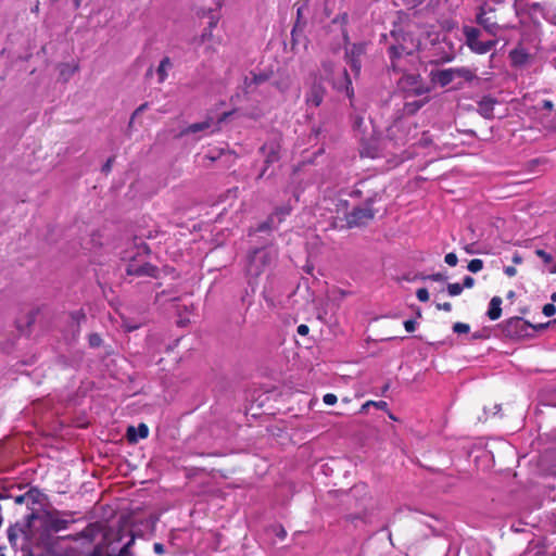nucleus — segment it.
<instances>
[{"instance_id": "nucleus-52", "label": "nucleus", "mask_w": 556, "mask_h": 556, "mask_svg": "<svg viewBox=\"0 0 556 556\" xmlns=\"http://www.w3.org/2000/svg\"><path fill=\"white\" fill-rule=\"evenodd\" d=\"M153 551L157 555L165 554V547H164V545L162 543H154Z\"/></svg>"}, {"instance_id": "nucleus-21", "label": "nucleus", "mask_w": 556, "mask_h": 556, "mask_svg": "<svg viewBox=\"0 0 556 556\" xmlns=\"http://www.w3.org/2000/svg\"><path fill=\"white\" fill-rule=\"evenodd\" d=\"M212 118H207L206 121L200 122V123H193L189 125L187 128L182 129L180 135H188V134H195L199 131H203L211 127Z\"/></svg>"}, {"instance_id": "nucleus-7", "label": "nucleus", "mask_w": 556, "mask_h": 556, "mask_svg": "<svg viewBox=\"0 0 556 556\" xmlns=\"http://www.w3.org/2000/svg\"><path fill=\"white\" fill-rule=\"evenodd\" d=\"M73 511H60V510H46L42 515H38L42 526L49 532H59L68 528V525L74 520H67L60 516L72 517Z\"/></svg>"}, {"instance_id": "nucleus-39", "label": "nucleus", "mask_w": 556, "mask_h": 556, "mask_svg": "<svg viewBox=\"0 0 556 556\" xmlns=\"http://www.w3.org/2000/svg\"><path fill=\"white\" fill-rule=\"evenodd\" d=\"M542 313L546 317H552L556 314V306L553 303H547L543 306Z\"/></svg>"}, {"instance_id": "nucleus-5", "label": "nucleus", "mask_w": 556, "mask_h": 556, "mask_svg": "<svg viewBox=\"0 0 556 556\" xmlns=\"http://www.w3.org/2000/svg\"><path fill=\"white\" fill-rule=\"evenodd\" d=\"M401 73L403 75L397 80V85L406 97H419L430 91L429 86L422 81L419 74L406 73L405 70Z\"/></svg>"}, {"instance_id": "nucleus-63", "label": "nucleus", "mask_w": 556, "mask_h": 556, "mask_svg": "<svg viewBox=\"0 0 556 556\" xmlns=\"http://www.w3.org/2000/svg\"><path fill=\"white\" fill-rule=\"evenodd\" d=\"M231 114H232V112H225V113H223L220 115V117L218 118V123L225 122Z\"/></svg>"}, {"instance_id": "nucleus-6", "label": "nucleus", "mask_w": 556, "mask_h": 556, "mask_svg": "<svg viewBox=\"0 0 556 556\" xmlns=\"http://www.w3.org/2000/svg\"><path fill=\"white\" fill-rule=\"evenodd\" d=\"M266 245L256 247L247 255L245 270L249 276L257 277L270 262Z\"/></svg>"}, {"instance_id": "nucleus-37", "label": "nucleus", "mask_w": 556, "mask_h": 556, "mask_svg": "<svg viewBox=\"0 0 556 556\" xmlns=\"http://www.w3.org/2000/svg\"><path fill=\"white\" fill-rule=\"evenodd\" d=\"M31 493H38V489L37 488H30L26 493L16 496L14 498L15 503L18 504V505L23 504L27 500V496H29Z\"/></svg>"}, {"instance_id": "nucleus-32", "label": "nucleus", "mask_w": 556, "mask_h": 556, "mask_svg": "<svg viewBox=\"0 0 556 556\" xmlns=\"http://www.w3.org/2000/svg\"><path fill=\"white\" fill-rule=\"evenodd\" d=\"M467 268L471 273H478L483 268V262L480 258H473L468 263Z\"/></svg>"}, {"instance_id": "nucleus-2", "label": "nucleus", "mask_w": 556, "mask_h": 556, "mask_svg": "<svg viewBox=\"0 0 556 556\" xmlns=\"http://www.w3.org/2000/svg\"><path fill=\"white\" fill-rule=\"evenodd\" d=\"M128 254V263L125 268L128 276L151 277L155 279L160 277L161 269L152 265L148 260L151 254L149 245H131Z\"/></svg>"}, {"instance_id": "nucleus-61", "label": "nucleus", "mask_w": 556, "mask_h": 556, "mask_svg": "<svg viewBox=\"0 0 556 556\" xmlns=\"http://www.w3.org/2000/svg\"><path fill=\"white\" fill-rule=\"evenodd\" d=\"M40 495V491L38 490V493H31L29 496H27V500H30L33 504L38 502V497Z\"/></svg>"}, {"instance_id": "nucleus-22", "label": "nucleus", "mask_w": 556, "mask_h": 556, "mask_svg": "<svg viewBox=\"0 0 556 556\" xmlns=\"http://www.w3.org/2000/svg\"><path fill=\"white\" fill-rule=\"evenodd\" d=\"M463 31H464V35L466 37V43H467L468 47L470 45H472L475 41L479 40L480 30L478 28L470 27V26H465Z\"/></svg>"}, {"instance_id": "nucleus-9", "label": "nucleus", "mask_w": 556, "mask_h": 556, "mask_svg": "<svg viewBox=\"0 0 556 556\" xmlns=\"http://www.w3.org/2000/svg\"><path fill=\"white\" fill-rule=\"evenodd\" d=\"M366 43H353L345 49V60L355 75H359L362 68V56L366 53Z\"/></svg>"}, {"instance_id": "nucleus-14", "label": "nucleus", "mask_w": 556, "mask_h": 556, "mask_svg": "<svg viewBox=\"0 0 556 556\" xmlns=\"http://www.w3.org/2000/svg\"><path fill=\"white\" fill-rule=\"evenodd\" d=\"M497 103L496 99L485 96L478 102V112L484 118L494 117V106Z\"/></svg>"}, {"instance_id": "nucleus-12", "label": "nucleus", "mask_w": 556, "mask_h": 556, "mask_svg": "<svg viewBox=\"0 0 556 556\" xmlns=\"http://www.w3.org/2000/svg\"><path fill=\"white\" fill-rule=\"evenodd\" d=\"M333 88L340 92H344L348 98L352 99L354 96V89L352 86V80L346 68L341 71V77L332 81Z\"/></svg>"}, {"instance_id": "nucleus-46", "label": "nucleus", "mask_w": 556, "mask_h": 556, "mask_svg": "<svg viewBox=\"0 0 556 556\" xmlns=\"http://www.w3.org/2000/svg\"><path fill=\"white\" fill-rule=\"evenodd\" d=\"M323 401L326 405H334L338 401V397L333 393H327L324 395Z\"/></svg>"}, {"instance_id": "nucleus-31", "label": "nucleus", "mask_w": 556, "mask_h": 556, "mask_svg": "<svg viewBox=\"0 0 556 556\" xmlns=\"http://www.w3.org/2000/svg\"><path fill=\"white\" fill-rule=\"evenodd\" d=\"M420 276H422V275L421 274H414V273L409 271V273L403 274L402 276L396 277L395 281H397V282H401V281L410 282V281H415L417 279H420Z\"/></svg>"}, {"instance_id": "nucleus-51", "label": "nucleus", "mask_w": 556, "mask_h": 556, "mask_svg": "<svg viewBox=\"0 0 556 556\" xmlns=\"http://www.w3.org/2000/svg\"><path fill=\"white\" fill-rule=\"evenodd\" d=\"M462 286L467 289L472 288L475 286V279L471 276H465Z\"/></svg>"}, {"instance_id": "nucleus-16", "label": "nucleus", "mask_w": 556, "mask_h": 556, "mask_svg": "<svg viewBox=\"0 0 556 556\" xmlns=\"http://www.w3.org/2000/svg\"><path fill=\"white\" fill-rule=\"evenodd\" d=\"M261 152L266 155L265 163L271 164L279 160V144L278 143H265L261 147Z\"/></svg>"}, {"instance_id": "nucleus-24", "label": "nucleus", "mask_w": 556, "mask_h": 556, "mask_svg": "<svg viewBox=\"0 0 556 556\" xmlns=\"http://www.w3.org/2000/svg\"><path fill=\"white\" fill-rule=\"evenodd\" d=\"M372 406V408H378L381 410H388V403L386 401H367L364 403L359 409V414H366L368 408Z\"/></svg>"}, {"instance_id": "nucleus-54", "label": "nucleus", "mask_w": 556, "mask_h": 556, "mask_svg": "<svg viewBox=\"0 0 556 556\" xmlns=\"http://www.w3.org/2000/svg\"><path fill=\"white\" fill-rule=\"evenodd\" d=\"M437 308L440 311L451 312L452 311V304L450 302L445 303H438Z\"/></svg>"}, {"instance_id": "nucleus-44", "label": "nucleus", "mask_w": 556, "mask_h": 556, "mask_svg": "<svg viewBox=\"0 0 556 556\" xmlns=\"http://www.w3.org/2000/svg\"><path fill=\"white\" fill-rule=\"evenodd\" d=\"M551 325H553V323H551V321H547L544 324H538V325L532 324V327H530V332H532V334L534 336V332L544 330V329L548 328Z\"/></svg>"}, {"instance_id": "nucleus-26", "label": "nucleus", "mask_w": 556, "mask_h": 556, "mask_svg": "<svg viewBox=\"0 0 556 556\" xmlns=\"http://www.w3.org/2000/svg\"><path fill=\"white\" fill-rule=\"evenodd\" d=\"M78 64L70 65L62 64V68L60 70V76L66 81L68 80L76 72H78Z\"/></svg>"}, {"instance_id": "nucleus-19", "label": "nucleus", "mask_w": 556, "mask_h": 556, "mask_svg": "<svg viewBox=\"0 0 556 556\" xmlns=\"http://www.w3.org/2000/svg\"><path fill=\"white\" fill-rule=\"evenodd\" d=\"M496 40H488V41H481L480 39L478 41H475L472 45L469 46L470 50L478 54H484L492 50L496 46Z\"/></svg>"}, {"instance_id": "nucleus-30", "label": "nucleus", "mask_w": 556, "mask_h": 556, "mask_svg": "<svg viewBox=\"0 0 556 556\" xmlns=\"http://www.w3.org/2000/svg\"><path fill=\"white\" fill-rule=\"evenodd\" d=\"M464 290V286L458 282L447 283V293L451 296L459 295Z\"/></svg>"}, {"instance_id": "nucleus-45", "label": "nucleus", "mask_w": 556, "mask_h": 556, "mask_svg": "<svg viewBox=\"0 0 556 556\" xmlns=\"http://www.w3.org/2000/svg\"><path fill=\"white\" fill-rule=\"evenodd\" d=\"M445 263L450 266H456L458 258L455 253H447L444 258Z\"/></svg>"}, {"instance_id": "nucleus-27", "label": "nucleus", "mask_w": 556, "mask_h": 556, "mask_svg": "<svg viewBox=\"0 0 556 556\" xmlns=\"http://www.w3.org/2000/svg\"><path fill=\"white\" fill-rule=\"evenodd\" d=\"M277 223L276 220H274V216H268L267 219L261 224H258L254 229L253 231L254 232H267V231H270L274 226H276Z\"/></svg>"}, {"instance_id": "nucleus-64", "label": "nucleus", "mask_w": 556, "mask_h": 556, "mask_svg": "<svg viewBox=\"0 0 556 556\" xmlns=\"http://www.w3.org/2000/svg\"><path fill=\"white\" fill-rule=\"evenodd\" d=\"M217 23L218 21L215 18V17H212L211 21L208 22V27L210 29H213L217 26Z\"/></svg>"}, {"instance_id": "nucleus-17", "label": "nucleus", "mask_w": 556, "mask_h": 556, "mask_svg": "<svg viewBox=\"0 0 556 556\" xmlns=\"http://www.w3.org/2000/svg\"><path fill=\"white\" fill-rule=\"evenodd\" d=\"M503 301H502V298L500 296H493L489 303V308H488V312H486V316L491 319V320H497L501 315H502V305Z\"/></svg>"}, {"instance_id": "nucleus-36", "label": "nucleus", "mask_w": 556, "mask_h": 556, "mask_svg": "<svg viewBox=\"0 0 556 556\" xmlns=\"http://www.w3.org/2000/svg\"><path fill=\"white\" fill-rule=\"evenodd\" d=\"M465 250L469 254L489 253L490 251L481 248V245H465Z\"/></svg>"}, {"instance_id": "nucleus-58", "label": "nucleus", "mask_w": 556, "mask_h": 556, "mask_svg": "<svg viewBox=\"0 0 556 556\" xmlns=\"http://www.w3.org/2000/svg\"><path fill=\"white\" fill-rule=\"evenodd\" d=\"M323 68H324L326 74H331L332 70H333V64L331 62H324L323 63Z\"/></svg>"}, {"instance_id": "nucleus-1", "label": "nucleus", "mask_w": 556, "mask_h": 556, "mask_svg": "<svg viewBox=\"0 0 556 556\" xmlns=\"http://www.w3.org/2000/svg\"><path fill=\"white\" fill-rule=\"evenodd\" d=\"M392 41L388 48L390 68L393 72L404 71V58L410 56L418 49L419 42L412 34L403 29H393L390 33Z\"/></svg>"}, {"instance_id": "nucleus-8", "label": "nucleus", "mask_w": 556, "mask_h": 556, "mask_svg": "<svg viewBox=\"0 0 556 556\" xmlns=\"http://www.w3.org/2000/svg\"><path fill=\"white\" fill-rule=\"evenodd\" d=\"M494 12L495 10L493 8L484 3L479 8V12L477 13L476 16L477 23L492 36H496L498 30L501 29V26L498 25L495 15H489Z\"/></svg>"}, {"instance_id": "nucleus-4", "label": "nucleus", "mask_w": 556, "mask_h": 556, "mask_svg": "<svg viewBox=\"0 0 556 556\" xmlns=\"http://www.w3.org/2000/svg\"><path fill=\"white\" fill-rule=\"evenodd\" d=\"M530 327H532V324L519 316L510 317L496 326L501 336L509 340L533 337L532 332H530Z\"/></svg>"}, {"instance_id": "nucleus-34", "label": "nucleus", "mask_w": 556, "mask_h": 556, "mask_svg": "<svg viewBox=\"0 0 556 556\" xmlns=\"http://www.w3.org/2000/svg\"><path fill=\"white\" fill-rule=\"evenodd\" d=\"M470 330V326L468 324L464 323H455L453 325V331L455 333L462 334V333H468Z\"/></svg>"}, {"instance_id": "nucleus-35", "label": "nucleus", "mask_w": 556, "mask_h": 556, "mask_svg": "<svg viewBox=\"0 0 556 556\" xmlns=\"http://www.w3.org/2000/svg\"><path fill=\"white\" fill-rule=\"evenodd\" d=\"M148 106H149L148 102H144V103H142L141 105H139V106L134 111V113L131 114V117H130V121H129L128 127H132V124H134L135 118H136L140 113H142L143 111H146V110L148 109Z\"/></svg>"}, {"instance_id": "nucleus-40", "label": "nucleus", "mask_w": 556, "mask_h": 556, "mask_svg": "<svg viewBox=\"0 0 556 556\" xmlns=\"http://www.w3.org/2000/svg\"><path fill=\"white\" fill-rule=\"evenodd\" d=\"M535 254L543 260L544 263L549 264L553 262V256L544 250L538 249Z\"/></svg>"}, {"instance_id": "nucleus-47", "label": "nucleus", "mask_w": 556, "mask_h": 556, "mask_svg": "<svg viewBox=\"0 0 556 556\" xmlns=\"http://www.w3.org/2000/svg\"><path fill=\"white\" fill-rule=\"evenodd\" d=\"M417 323L414 319H407L404 321V328L407 332H414L416 329Z\"/></svg>"}, {"instance_id": "nucleus-53", "label": "nucleus", "mask_w": 556, "mask_h": 556, "mask_svg": "<svg viewBox=\"0 0 556 556\" xmlns=\"http://www.w3.org/2000/svg\"><path fill=\"white\" fill-rule=\"evenodd\" d=\"M308 331H309V328L307 325L301 324L300 326H298L296 332L300 336H306L308 333Z\"/></svg>"}, {"instance_id": "nucleus-57", "label": "nucleus", "mask_w": 556, "mask_h": 556, "mask_svg": "<svg viewBox=\"0 0 556 556\" xmlns=\"http://www.w3.org/2000/svg\"><path fill=\"white\" fill-rule=\"evenodd\" d=\"M541 105H542V109L547 110V111H552L554 108V103L551 100H543Z\"/></svg>"}, {"instance_id": "nucleus-20", "label": "nucleus", "mask_w": 556, "mask_h": 556, "mask_svg": "<svg viewBox=\"0 0 556 556\" xmlns=\"http://www.w3.org/2000/svg\"><path fill=\"white\" fill-rule=\"evenodd\" d=\"M509 59L514 66H521L527 63L529 54L523 49H514L509 52Z\"/></svg>"}, {"instance_id": "nucleus-25", "label": "nucleus", "mask_w": 556, "mask_h": 556, "mask_svg": "<svg viewBox=\"0 0 556 556\" xmlns=\"http://www.w3.org/2000/svg\"><path fill=\"white\" fill-rule=\"evenodd\" d=\"M291 213V206L290 205H282L277 207L274 213L270 214V216H274V220H276L277 224H280L286 216H288Z\"/></svg>"}, {"instance_id": "nucleus-59", "label": "nucleus", "mask_w": 556, "mask_h": 556, "mask_svg": "<svg viewBox=\"0 0 556 556\" xmlns=\"http://www.w3.org/2000/svg\"><path fill=\"white\" fill-rule=\"evenodd\" d=\"M346 521L354 522L357 519H361V516L358 514H349L345 517Z\"/></svg>"}, {"instance_id": "nucleus-43", "label": "nucleus", "mask_w": 556, "mask_h": 556, "mask_svg": "<svg viewBox=\"0 0 556 556\" xmlns=\"http://www.w3.org/2000/svg\"><path fill=\"white\" fill-rule=\"evenodd\" d=\"M115 161V156H111L106 160V162L102 165V172L108 175L111 173L113 164Z\"/></svg>"}, {"instance_id": "nucleus-60", "label": "nucleus", "mask_w": 556, "mask_h": 556, "mask_svg": "<svg viewBox=\"0 0 556 556\" xmlns=\"http://www.w3.org/2000/svg\"><path fill=\"white\" fill-rule=\"evenodd\" d=\"M367 185H368V180L361 181V182H359V187H361V188H357V189L355 190V192H356V193H359V194H363L364 189L367 187Z\"/></svg>"}, {"instance_id": "nucleus-15", "label": "nucleus", "mask_w": 556, "mask_h": 556, "mask_svg": "<svg viewBox=\"0 0 556 556\" xmlns=\"http://www.w3.org/2000/svg\"><path fill=\"white\" fill-rule=\"evenodd\" d=\"M455 78L454 70L453 68H446V70H440L435 72H431V79L433 83L440 85L441 87H445L450 85Z\"/></svg>"}, {"instance_id": "nucleus-18", "label": "nucleus", "mask_w": 556, "mask_h": 556, "mask_svg": "<svg viewBox=\"0 0 556 556\" xmlns=\"http://www.w3.org/2000/svg\"><path fill=\"white\" fill-rule=\"evenodd\" d=\"M173 67L172 60L168 56H164L157 68H156V75H157V81L160 84L164 83L168 76L167 71Z\"/></svg>"}, {"instance_id": "nucleus-29", "label": "nucleus", "mask_w": 556, "mask_h": 556, "mask_svg": "<svg viewBox=\"0 0 556 556\" xmlns=\"http://www.w3.org/2000/svg\"><path fill=\"white\" fill-rule=\"evenodd\" d=\"M103 340L101 336L97 332L90 333L88 336V344L90 348H99L101 346Z\"/></svg>"}, {"instance_id": "nucleus-38", "label": "nucleus", "mask_w": 556, "mask_h": 556, "mask_svg": "<svg viewBox=\"0 0 556 556\" xmlns=\"http://www.w3.org/2000/svg\"><path fill=\"white\" fill-rule=\"evenodd\" d=\"M420 279L421 280H432V281H444L446 280V276L441 274V273H435V274H431V275H428V276H420Z\"/></svg>"}, {"instance_id": "nucleus-48", "label": "nucleus", "mask_w": 556, "mask_h": 556, "mask_svg": "<svg viewBox=\"0 0 556 556\" xmlns=\"http://www.w3.org/2000/svg\"><path fill=\"white\" fill-rule=\"evenodd\" d=\"M134 541H135V540H134V538H132L129 542H127V543H126V544L121 548L119 554H118V555H116V556H128V554H129V548H130V546L134 544Z\"/></svg>"}, {"instance_id": "nucleus-33", "label": "nucleus", "mask_w": 556, "mask_h": 556, "mask_svg": "<svg viewBox=\"0 0 556 556\" xmlns=\"http://www.w3.org/2000/svg\"><path fill=\"white\" fill-rule=\"evenodd\" d=\"M71 318L76 323V324H80L83 321L86 320V313L84 312V309H77V311H74L71 313Z\"/></svg>"}, {"instance_id": "nucleus-49", "label": "nucleus", "mask_w": 556, "mask_h": 556, "mask_svg": "<svg viewBox=\"0 0 556 556\" xmlns=\"http://www.w3.org/2000/svg\"><path fill=\"white\" fill-rule=\"evenodd\" d=\"M274 531H275V534L280 539V540H283L286 539L287 536V531L286 529L282 527V526H276L274 528Z\"/></svg>"}, {"instance_id": "nucleus-3", "label": "nucleus", "mask_w": 556, "mask_h": 556, "mask_svg": "<svg viewBox=\"0 0 556 556\" xmlns=\"http://www.w3.org/2000/svg\"><path fill=\"white\" fill-rule=\"evenodd\" d=\"M381 201V195L379 193H375L374 197L366 199L363 206L354 207L346 216L348 224L352 226H362L366 225L368 222L374 219L375 215L380 211H384V207L374 205Z\"/></svg>"}, {"instance_id": "nucleus-55", "label": "nucleus", "mask_w": 556, "mask_h": 556, "mask_svg": "<svg viewBox=\"0 0 556 556\" xmlns=\"http://www.w3.org/2000/svg\"><path fill=\"white\" fill-rule=\"evenodd\" d=\"M212 30H213V29L206 28V29L203 31L202 36H201V40H202V41L211 40V39H212V37H213V33H212Z\"/></svg>"}, {"instance_id": "nucleus-50", "label": "nucleus", "mask_w": 556, "mask_h": 556, "mask_svg": "<svg viewBox=\"0 0 556 556\" xmlns=\"http://www.w3.org/2000/svg\"><path fill=\"white\" fill-rule=\"evenodd\" d=\"M275 86L281 92H286L289 89V81L288 80L276 81Z\"/></svg>"}, {"instance_id": "nucleus-62", "label": "nucleus", "mask_w": 556, "mask_h": 556, "mask_svg": "<svg viewBox=\"0 0 556 556\" xmlns=\"http://www.w3.org/2000/svg\"><path fill=\"white\" fill-rule=\"evenodd\" d=\"M263 296H264V300L266 301V303H267V305H268L269 307H274V306H275V302H274V300H273L271 298L267 296V295L265 294V292L263 293Z\"/></svg>"}, {"instance_id": "nucleus-42", "label": "nucleus", "mask_w": 556, "mask_h": 556, "mask_svg": "<svg viewBox=\"0 0 556 556\" xmlns=\"http://www.w3.org/2000/svg\"><path fill=\"white\" fill-rule=\"evenodd\" d=\"M416 296L420 302H427L429 300V292L426 288H420L417 290Z\"/></svg>"}, {"instance_id": "nucleus-56", "label": "nucleus", "mask_w": 556, "mask_h": 556, "mask_svg": "<svg viewBox=\"0 0 556 556\" xmlns=\"http://www.w3.org/2000/svg\"><path fill=\"white\" fill-rule=\"evenodd\" d=\"M504 273L508 276V277H514L516 276L517 274V269L514 267V266H506L504 268Z\"/></svg>"}, {"instance_id": "nucleus-23", "label": "nucleus", "mask_w": 556, "mask_h": 556, "mask_svg": "<svg viewBox=\"0 0 556 556\" xmlns=\"http://www.w3.org/2000/svg\"><path fill=\"white\" fill-rule=\"evenodd\" d=\"M453 70L455 77L463 78L466 81H472L477 77L475 71L468 67H455Z\"/></svg>"}, {"instance_id": "nucleus-10", "label": "nucleus", "mask_w": 556, "mask_h": 556, "mask_svg": "<svg viewBox=\"0 0 556 556\" xmlns=\"http://www.w3.org/2000/svg\"><path fill=\"white\" fill-rule=\"evenodd\" d=\"M37 518H38V514L31 513L26 516L24 525L15 523V525L9 527L8 539H9L10 544L13 547H17V541H18L20 535L28 534V532L30 531V529L33 527V521L37 520Z\"/></svg>"}, {"instance_id": "nucleus-41", "label": "nucleus", "mask_w": 556, "mask_h": 556, "mask_svg": "<svg viewBox=\"0 0 556 556\" xmlns=\"http://www.w3.org/2000/svg\"><path fill=\"white\" fill-rule=\"evenodd\" d=\"M267 79H268L267 74H253V77H252L250 84L261 85V84L265 83Z\"/></svg>"}, {"instance_id": "nucleus-11", "label": "nucleus", "mask_w": 556, "mask_h": 556, "mask_svg": "<svg viewBox=\"0 0 556 556\" xmlns=\"http://www.w3.org/2000/svg\"><path fill=\"white\" fill-rule=\"evenodd\" d=\"M326 89L321 83L315 81L309 87L305 96V103L307 106L318 108L325 98Z\"/></svg>"}, {"instance_id": "nucleus-13", "label": "nucleus", "mask_w": 556, "mask_h": 556, "mask_svg": "<svg viewBox=\"0 0 556 556\" xmlns=\"http://www.w3.org/2000/svg\"><path fill=\"white\" fill-rule=\"evenodd\" d=\"M149 435V428L141 422L138 427L129 426L126 430V439L129 443H137L139 439H146Z\"/></svg>"}, {"instance_id": "nucleus-28", "label": "nucleus", "mask_w": 556, "mask_h": 556, "mask_svg": "<svg viewBox=\"0 0 556 556\" xmlns=\"http://www.w3.org/2000/svg\"><path fill=\"white\" fill-rule=\"evenodd\" d=\"M426 103V100H418L406 102L404 105V111L407 114H415L418 110H420Z\"/></svg>"}]
</instances>
